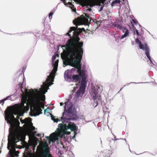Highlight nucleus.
<instances>
[{
  "label": "nucleus",
  "mask_w": 157,
  "mask_h": 157,
  "mask_svg": "<svg viewBox=\"0 0 157 157\" xmlns=\"http://www.w3.org/2000/svg\"><path fill=\"white\" fill-rule=\"evenodd\" d=\"M57 67H56V66H53V72H51L50 75L48 76V78L46 79L45 82H43V84H44L45 83H48L51 81L52 79L54 77V74L57 70Z\"/></svg>",
  "instance_id": "11"
},
{
  "label": "nucleus",
  "mask_w": 157,
  "mask_h": 157,
  "mask_svg": "<svg viewBox=\"0 0 157 157\" xmlns=\"http://www.w3.org/2000/svg\"><path fill=\"white\" fill-rule=\"evenodd\" d=\"M135 42L136 43L138 44L140 48L145 51V53L147 57L149 60H151L149 55V48L147 44H142L141 42L137 38L136 39Z\"/></svg>",
  "instance_id": "10"
},
{
  "label": "nucleus",
  "mask_w": 157,
  "mask_h": 157,
  "mask_svg": "<svg viewBox=\"0 0 157 157\" xmlns=\"http://www.w3.org/2000/svg\"><path fill=\"white\" fill-rule=\"evenodd\" d=\"M52 15H53L52 13H50L49 15V18L50 19H51L52 18Z\"/></svg>",
  "instance_id": "26"
},
{
  "label": "nucleus",
  "mask_w": 157,
  "mask_h": 157,
  "mask_svg": "<svg viewBox=\"0 0 157 157\" xmlns=\"http://www.w3.org/2000/svg\"><path fill=\"white\" fill-rule=\"evenodd\" d=\"M30 95L29 103L30 105V115L36 116L42 113V110L44 109L45 96L40 94L37 89H31L28 93Z\"/></svg>",
  "instance_id": "3"
},
{
  "label": "nucleus",
  "mask_w": 157,
  "mask_h": 157,
  "mask_svg": "<svg viewBox=\"0 0 157 157\" xmlns=\"http://www.w3.org/2000/svg\"><path fill=\"white\" fill-rule=\"evenodd\" d=\"M56 56H53L52 57V60L53 61L56 59Z\"/></svg>",
  "instance_id": "28"
},
{
  "label": "nucleus",
  "mask_w": 157,
  "mask_h": 157,
  "mask_svg": "<svg viewBox=\"0 0 157 157\" xmlns=\"http://www.w3.org/2000/svg\"><path fill=\"white\" fill-rule=\"evenodd\" d=\"M60 106H62L63 105V103L62 102H60Z\"/></svg>",
  "instance_id": "36"
},
{
  "label": "nucleus",
  "mask_w": 157,
  "mask_h": 157,
  "mask_svg": "<svg viewBox=\"0 0 157 157\" xmlns=\"http://www.w3.org/2000/svg\"><path fill=\"white\" fill-rule=\"evenodd\" d=\"M35 129V127L33 126H32V128H31L32 130L33 131Z\"/></svg>",
  "instance_id": "31"
},
{
  "label": "nucleus",
  "mask_w": 157,
  "mask_h": 157,
  "mask_svg": "<svg viewBox=\"0 0 157 157\" xmlns=\"http://www.w3.org/2000/svg\"><path fill=\"white\" fill-rule=\"evenodd\" d=\"M79 40L78 38L76 40H70L67 44L61 46L63 52L61 53V57L64 65L77 69V71L80 77L85 75V71L83 69L81 70L79 65L83 54V44L79 42Z\"/></svg>",
  "instance_id": "1"
},
{
  "label": "nucleus",
  "mask_w": 157,
  "mask_h": 157,
  "mask_svg": "<svg viewBox=\"0 0 157 157\" xmlns=\"http://www.w3.org/2000/svg\"><path fill=\"white\" fill-rule=\"evenodd\" d=\"M19 152V151H15L13 154H12L11 155L14 156L18 157V154Z\"/></svg>",
  "instance_id": "23"
},
{
  "label": "nucleus",
  "mask_w": 157,
  "mask_h": 157,
  "mask_svg": "<svg viewBox=\"0 0 157 157\" xmlns=\"http://www.w3.org/2000/svg\"><path fill=\"white\" fill-rule=\"evenodd\" d=\"M21 137L9 136H8V148L10 150L9 152L11 155L16 151V144L21 140Z\"/></svg>",
  "instance_id": "5"
},
{
  "label": "nucleus",
  "mask_w": 157,
  "mask_h": 157,
  "mask_svg": "<svg viewBox=\"0 0 157 157\" xmlns=\"http://www.w3.org/2000/svg\"><path fill=\"white\" fill-rule=\"evenodd\" d=\"M113 27L115 29H121L122 28V26L121 25L118 24H114L112 25Z\"/></svg>",
  "instance_id": "18"
},
{
  "label": "nucleus",
  "mask_w": 157,
  "mask_h": 157,
  "mask_svg": "<svg viewBox=\"0 0 157 157\" xmlns=\"http://www.w3.org/2000/svg\"><path fill=\"white\" fill-rule=\"evenodd\" d=\"M85 89L82 88V87H80L79 90H78L76 93L77 95L79 96L82 92L83 93Z\"/></svg>",
  "instance_id": "17"
},
{
  "label": "nucleus",
  "mask_w": 157,
  "mask_h": 157,
  "mask_svg": "<svg viewBox=\"0 0 157 157\" xmlns=\"http://www.w3.org/2000/svg\"><path fill=\"white\" fill-rule=\"evenodd\" d=\"M72 10L74 12H75L76 11V10L75 8H74V9H72Z\"/></svg>",
  "instance_id": "35"
},
{
  "label": "nucleus",
  "mask_w": 157,
  "mask_h": 157,
  "mask_svg": "<svg viewBox=\"0 0 157 157\" xmlns=\"http://www.w3.org/2000/svg\"><path fill=\"white\" fill-rule=\"evenodd\" d=\"M121 1L120 0H115L113 1L111 3V6H113L115 4L117 3H120Z\"/></svg>",
  "instance_id": "19"
},
{
  "label": "nucleus",
  "mask_w": 157,
  "mask_h": 157,
  "mask_svg": "<svg viewBox=\"0 0 157 157\" xmlns=\"http://www.w3.org/2000/svg\"><path fill=\"white\" fill-rule=\"evenodd\" d=\"M124 29L125 30V33L124 34L122 35L121 38H120L121 39H122L124 37H127L129 34V31L128 29H126L125 28H124Z\"/></svg>",
  "instance_id": "16"
},
{
  "label": "nucleus",
  "mask_w": 157,
  "mask_h": 157,
  "mask_svg": "<svg viewBox=\"0 0 157 157\" xmlns=\"http://www.w3.org/2000/svg\"><path fill=\"white\" fill-rule=\"evenodd\" d=\"M82 79L81 81V86L82 88L85 89V87L86 86L87 82L86 81V77L85 75L81 76Z\"/></svg>",
  "instance_id": "12"
},
{
  "label": "nucleus",
  "mask_w": 157,
  "mask_h": 157,
  "mask_svg": "<svg viewBox=\"0 0 157 157\" xmlns=\"http://www.w3.org/2000/svg\"><path fill=\"white\" fill-rule=\"evenodd\" d=\"M105 157H106V156L105 155Z\"/></svg>",
  "instance_id": "38"
},
{
  "label": "nucleus",
  "mask_w": 157,
  "mask_h": 157,
  "mask_svg": "<svg viewBox=\"0 0 157 157\" xmlns=\"http://www.w3.org/2000/svg\"><path fill=\"white\" fill-rule=\"evenodd\" d=\"M48 109L49 110L50 109L49 108H48L47 109L44 110V114H46L47 113H49L50 114H51L50 113L47 111Z\"/></svg>",
  "instance_id": "25"
},
{
  "label": "nucleus",
  "mask_w": 157,
  "mask_h": 157,
  "mask_svg": "<svg viewBox=\"0 0 157 157\" xmlns=\"http://www.w3.org/2000/svg\"><path fill=\"white\" fill-rule=\"evenodd\" d=\"M51 117L52 119L54 121V122H57L58 121H59V119H56L55 118V117L53 116L52 115H51Z\"/></svg>",
  "instance_id": "21"
},
{
  "label": "nucleus",
  "mask_w": 157,
  "mask_h": 157,
  "mask_svg": "<svg viewBox=\"0 0 157 157\" xmlns=\"http://www.w3.org/2000/svg\"><path fill=\"white\" fill-rule=\"evenodd\" d=\"M58 62L59 60L58 59L53 64V66H56V67H58Z\"/></svg>",
  "instance_id": "24"
},
{
  "label": "nucleus",
  "mask_w": 157,
  "mask_h": 157,
  "mask_svg": "<svg viewBox=\"0 0 157 157\" xmlns=\"http://www.w3.org/2000/svg\"><path fill=\"white\" fill-rule=\"evenodd\" d=\"M92 21H93V22L94 23V26H95V27L97 26V28H98V27L100 25V24H101L100 21H97V19H94L92 20Z\"/></svg>",
  "instance_id": "15"
},
{
  "label": "nucleus",
  "mask_w": 157,
  "mask_h": 157,
  "mask_svg": "<svg viewBox=\"0 0 157 157\" xmlns=\"http://www.w3.org/2000/svg\"><path fill=\"white\" fill-rule=\"evenodd\" d=\"M132 21L135 24H136L137 23V22H136V21L134 19H132Z\"/></svg>",
  "instance_id": "29"
},
{
  "label": "nucleus",
  "mask_w": 157,
  "mask_h": 157,
  "mask_svg": "<svg viewBox=\"0 0 157 157\" xmlns=\"http://www.w3.org/2000/svg\"><path fill=\"white\" fill-rule=\"evenodd\" d=\"M20 120L21 122L22 123H28V118H26L24 120H23L22 119H20Z\"/></svg>",
  "instance_id": "20"
},
{
  "label": "nucleus",
  "mask_w": 157,
  "mask_h": 157,
  "mask_svg": "<svg viewBox=\"0 0 157 157\" xmlns=\"http://www.w3.org/2000/svg\"><path fill=\"white\" fill-rule=\"evenodd\" d=\"M19 118H20V116L19 115H17V119H17L18 120V119H19Z\"/></svg>",
  "instance_id": "32"
},
{
  "label": "nucleus",
  "mask_w": 157,
  "mask_h": 157,
  "mask_svg": "<svg viewBox=\"0 0 157 157\" xmlns=\"http://www.w3.org/2000/svg\"><path fill=\"white\" fill-rule=\"evenodd\" d=\"M92 10L90 8H88V9H87L86 10V11H90Z\"/></svg>",
  "instance_id": "30"
},
{
  "label": "nucleus",
  "mask_w": 157,
  "mask_h": 157,
  "mask_svg": "<svg viewBox=\"0 0 157 157\" xmlns=\"http://www.w3.org/2000/svg\"><path fill=\"white\" fill-rule=\"evenodd\" d=\"M105 0H86V5L87 6H89L92 7L95 5L101 6L100 11L103 10L104 3Z\"/></svg>",
  "instance_id": "9"
},
{
  "label": "nucleus",
  "mask_w": 157,
  "mask_h": 157,
  "mask_svg": "<svg viewBox=\"0 0 157 157\" xmlns=\"http://www.w3.org/2000/svg\"><path fill=\"white\" fill-rule=\"evenodd\" d=\"M9 97V96H8L6 98H4V99L1 100L0 101V104L2 103V105H3V104L4 103V101L7 100V99H8V98Z\"/></svg>",
  "instance_id": "22"
},
{
  "label": "nucleus",
  "mask_w": 157,
  "mask_h": 157,
  "mask_svg": "<svg viewBox=\"0 0 157 157\" xmlns=\"http://www.w3.org/2000/svg\"><path fill=\"white\" fill-rule=\"evenodd\" d=\"M80 76L79 75H73L72 76L73 81L76 82H79L80 83Z\"/></svg>",
  "instance_id": "14"
},
{
  "label": "nucleus",
  "mask_w": 157,
  "mask_h": 157,
  "mask_svg": "<svg viewBox=\"0 0 157 157\" xmlns=\"http://www.w3.org/2000/svg\"><path fill=\"white\" fill-rule=\"evenodd\" d=\"M94 94L93 96V99L94 101V102L96 104L95 106H96L98 105V101L100 100L101 96L97 93H94Z\"/></svg>",
  "instance_id": "13"
},
{
  "label": "nucleus",
  "mask_w": 157,
  "mask_h": 157,
  "mask_svg": "<svg viewBox=\"0 0 157 157\" xmlns=\"http://www.w3.org/2000/svg\"><path fill=\"white\" fill-rule=\"evenodd\" d=\"M119 142H120V143H121L122 141H123L124 142L125 141V139H119Z\"/></svg>",
  "instance_id": "27"
},
{
  "label": "nucleus",
  "mask_w": 157,
  "mask_h": 157,
  "mask_svg": "<svg viewBox=\"0 0 157 157\" xmlns=\"http://www.w3.org/2000/svg\"><path fill=\"white\" fill-rule=\"evenodd\" d=\"M70 134V132H68V134Z\"/></svg>",
  "instance_id": "37"
},
{
  "label": "nucleus",
  "mask_w": 157,
  "mask_h": 157,
  "mask_svg": "<svg viewBox=\"0 0 157 157\" xmlns=\"http://www.w3.org/2000/svg\"><path fill=\"white\" fill-rule=\"evenodd\" d=\"M82 31L84 32L85 31V30L84 28L78 29L77 28V27H71L68 33H67V34L69 36L71 39L68 40L67 44L65 45L68 44V41L70 40H76L77 39V38H78L79 39V41L80 38L78 36L80 33L82 32ZM79 42H80L79 41Z\"/></svg>",
  "instance_id": "7"
},
{
  "label": "nucleus",
  "mask_w": 157,
  "mask_h": 157,
  "mask_svg": "<svg viewBox=\"0 0 157 157\" xmlns=\"http://www.w3.org/2000/svg\"><path fill=\"white\" fill-rule=\"evenodd\" d=\"M59 125V128L55 132L51 134L49 136L46 137L50 142H54L58 140V137L62 138L66 133L67 129H70L71 131H74L76 129L75 124L71 122L69 123L67 125L63 123Z\"/></svg>",
  "instance_id": "4"
},
{
  "label": "nucleus",
  "mask_w": 157,
  "mask_h": 157,
  "mask_svg": "<svg viewBox=\"0 0 157 157\" xmlns=\"http://www.w3.org/2000/svg\"><path fill=\"white\" fill-rule=\"evenodd\" d=\"M85 16L83 15L81 16V19H76L73 20V24L77 26L81 25L82 22L87 24L89 23L88 19L90 20V21L92 20V18L87 13H85Z\"/></svg>",
  "instance_id": "8"
},
{
  "label": "nucleus",
  "mask_w": 157,
  "mask_h": 157,
  "mask_svg": "<svg viewBox=\"0 0 157 157\" xmlns=\"http://www.w3.org/2000/svg\"><path fill=\"white\" fill-rule=\"evenodd\" d=\"M68 102H66L65 104V106L64 107V112L63 113L62 116L61 117V119L63 121H66V120L71 121L72 120L71 118L75 113L74 109L73 108V105L71 104L67 109L66 108V106Z\"/></svg>",
  "instance_id": "6"
},
{
  "label": "nucleus",
  "mask_w": 157,
  "mask_h": 157,
  "mask_svg": "<svg viewBox=\"0 0 157 157\" xmlns=\"http://www.w3.org/2000/svg\"><path fill=\"white\" fill-rule=\"evenodd\" d=\"M36 135L37 136L41 137L40 136L41 135L40 134H38L37 135Z\"/></svg>",
  "instance_id": "34"
},
{
  "label": "nucleus",
  "mask_w": 157,
  "mask_h": 157,
  "mask_svg": "<svg viewBox=\"0 0 157 157\" xmlns=\"http://www.w3.org/2000/svg\"><path fill=\"white\" fill-rule=\"evenodd\" d=\"M136 32L137 35H139V33L137 30H136Z\"/></svg>",
  "instance_id": "33"
},
{
  "label": "nucleus",
  "mask_w": 157,
  "mask_h": 157,
  "mask_svg": "<svg viewBox=\"0 0 157 157\" xmlns=\"http://www.w3.org/2000/svg\"><path fill=\"white\" fill-rule=\"evenodd\" d=\"M25 102L22 103L20 105L15 104L11 107L12 111H8L7 113H5L6 116L5 120L7 123L10 125V128H9V136H14L21 137L20 131L19 129L20 122L18 120L15 119L13 114L16 115L15 111L21 110L25 112V111L26 107L24 105Z\"/></svg>",
  "instance_id": "2"
}]
</instances>
